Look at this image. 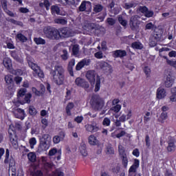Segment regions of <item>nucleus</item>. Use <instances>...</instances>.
Listing matches in <instances>:
<instances>
[{
	"label": "nucleus",
	"mask_w": 176,
	"mask_h": 176,
	"mask_svg": "<svg viewBox=\"0 0 176 176\" xmlns=\"http://www.w3.org/2000/svg\"><path fill=\"white\" fill-rule=\"evenodd\" d=\"M131 47H133V49L141 50V49H143L144 45H142V43L140 42L135 41L131 44Z\"/></svg>",
	"instance_id": "c85d7f7f"
},
{
	"label": "nucleus",
	"mask_w": 176,
	"mask_h": 176,
	"mask_svg": "<svg viewBox=\"0 0 176 176\" xmlns=\"http://www.w3.org/2000/svg\"><path fill=\"white\" fill-rule=\"evenodd\" d=\"M26 93L27 89L25 88H22L19 89L17 93V102L21 104L22 105H23V104H30L32 94Z\"/></svg>",
	"instance_id": "7ed1b4c3"
},
{
	"label": "nucleus",
	"mask_w": 176,
	"mask_h": 176,
	"mask_svg": "<svg viewBox=\"0 0 176 176\" xmlns=\"http://www.w3.org/2000/svg\"><path fill=\"white\" fill-rule=\"evenodd\" d=\"M40 87H41L40 91L36 89V88L33 87L32 91H33V93H34L35 96H37L38 97H43V96H44V94H45V91L46 89L45 88V86H43V85H41Z\"/></svg>",
	"instance_id": "a211bd4d"
},
{
	"label": "nucleus",
	"mask_w": 176,
	"mask_h": 176,
	"mask_svg": "<svg viewBox=\"0 0 176 176\" xmlns=\"http://www.w3.org/2000/svg\"><path fill=\"white\" fill-rule=\"evenodd\" d=\"M29 113L31 116H35L36 113H38V111H36V109L34 107V106H30L29 107Z\"/></svg>",
	"instance_id": "ea45409f"
},
{
	"label": "nucleus",
	"mask_w": 176,
	"mask_h": 176,
	"mask_svg": "<svg viewBox=\"0 0 176 176\" xmlns=\"http://www.w3.org/2000/svg\"><path fill=\"white\" fill-rule=\"evenodd\" d=\"M3 64L4 67L8 70L12 71V60L9 58H5L3 60Z\"/></svg>",
	"instance_id": "412c9836"
},
{
	"label": "nucleus",
	"mask_w": 176,
	"mask_h": 176,
	"mask_svg": "<svg viewBox=\"0 0 176 176\" xmlns=\"http://www.w3.org/2000/svg\"><path fill=\"white\" fill-rule=\"evenodd\" d=\"M30 147L32 149V148H34V145L36 144V139H35V138H32L30 140Z\"/></svg>",
	"instance_id": "6e6d98bb"
},
{
	"label": "nucleus",
	"mask_w": 176,
	"mask_h": 176,
	"mask_svg": "<svg viewBox=\"0 0 176 176\" xmlns=\"http://www.w3.org/2000/svg\"><path fill=\"white\" fill-rule=\"evenodd\" d=\"M118 152L120 157L123 156H127V154L126 153V150L124 149V147L122 145L118 146Z\"/></svg>",
	"instance_id": "7c9ffc66"
},
{
	"label": "nucleus",
	"mask_w": 176,
	"mask_h": 176,
	"mask_svg": "<svg viewBox=\"0 0 176 176\" xmlns=\"http://www.w3.org/2000/svg\"><path fill=\"white\" fill-rule=\"evenodd\" d=\"M122 108V106H120V104H117L115 107H113L111 108V111H113L116 113L119 112V111H120V109Z\"/></svg>",
	"instance_id": "3c124183"
},
{
	"label": "nucleus",
	"mask_w": 176,
	"mask_h": 176,
	"mask_svg": "<svg viewBox=\"0 0 176 176\" xmlns=\"http://www.w3.org/2000/svg\"><path fill=\"white\" fill-rule=\"evenodd\" d=\"M167 118H168V116H167V113L163 112L161 113L157 121L160 122V123H164V120H166V119H167Z\"/></svg>",
	"instance_id": "2f4dec72"
},
{
	"label": "nucleus",
	"mask_w": 176,
	"mask_h": 176,
	"mask_svg": "<svg viewBox=\"0 0 176 176\" xmlns=\"http://www.w3.org/2000/svg\"><path fill=\"white\" fill-rule=\"evenodd\" d=\"M126 56H127L126 50H117L113 52V57H114V58H118V57L122 58V57H126Z\"/></svg>",
	"instance_id": "f3484780"
},
{
	"label": "nucleus",
	"mask_w": 176,
	"mask_h": 176,
	"mask_svg": "<svg viewBox=\"0 0 176 176\" xmlns=\"http://www.w3.org/2000/svg\"><path fill=\"white\" fill-rule=\"evenodd\" d=\"M85 129L89 133H97L100 130V126L96 122L93 121L91 124L85 125Z\"/></svg>",
	"instance_id": "ddd939ff"
},
{
	"label": "nucleus",
	"mask_w": 176,
	"mask_h": 176,
	"mask_svg": "<svg viewBox=\"0 0 176 176\" xmlns=\"http://www.w3.org/2000/svg\"><path fill=\"white\" fill-rule=\"evenodd\" d=\"M100 67L102 71H104V72H109V74H112L113 70L112 69V66L109 65L107 62H101L100 63Z\"/></svg>",
	"instance_id": "dca6fc26"
},
{
	"label": "nucleus",
	"mask_w": 176,
	"mask_h": 176,
	"mask_svg": "<svg viewBox=\"0 0 176 176\" xmlns=\"http://www.w3.org/2000/svg\"><path fill=\"white\" fill-rule=\"evenodd\" d=\"M138 11L144 14L145 17H147L148 19L153 17V16H155V12H153V10H150L149 8H148L145 6H139L138 8Z\"/></svg>",
	"instance_id": "9b49d317"
},
{
	"label": "nucleus",
	"mask_w": 176,
	"mask_h": 176,
	"mask_svg": "<svg viewBox=\"0 0 176 176\" xmlns=\"http://www.w3.org/2000/svg\"><path fill=\"white\" fill-rule=\"evenodd\" d=\"M106 23H107L109 25H115V24H116V20H115L113 18H107Z\"/></svg>",
	"instance_id": "37998d69"
},
{
	"label": "nucleus",
	"mask_w": 176,
	"mask_h": 176,
	"mask_svg": "<svg viewBox=\"0 0 176 176\" xmlns=\"http://www.w3.org/2000/svg\"><path fill=\"white\" fill-rule=\"evenodd\" d=\"M4 12L6 13V14L10 16V17H14V13H13V12L10 11V10H9L8 8L6 10H4Z\"/></svg>",
	"instance_id": "e2e57ef3"
},
{
	"label": "nucleus",
	"mask_w": 176,
	"mask_h": 176,
	"mask_svg": "<svg viewBox=\"0 0 176 176\" xmlns=\"http://www.w3.org/2000/svg\"><path fill=\"white\" fill-rule=\"evenodd\" d=\"M1 8H3V10H6L8 9V1L1 0Z\"/></svg>",
	"instance_id": "de8ad7c7"
},
{
	"label": "nucleus",
	"mask_w": 176,
	"mask_h": 176,
	"mask_svg": "<svg viewBox=\"0 0 176 176\" xmlns=\"http://www.w3.org/2000/svg\"><path fill=\"white\" fill-rule=\"evenodd\" d=\"M44 33L48 39H52L54 41L60 40V30L55 28L47 26L44 30Z\"/></svg>",
	"instance_id": "39448f33"
},
{
	"label": "nucleus",
	"mask_w": 176,
	"mask_h": 176,
	"mask_svg": "<svg viewBox=\"0 0 176 176\" xmlns=\"http://www.w3.org/2000/svg\"><path fill=\"white\" fill-rule=\"evenodd\" d=\"M88 142L89 145H96L100 148V142L97 140L96 138L94 137V135H91L88 138Z\"/></svg>",
	"instance_id": "6ab92c4d"
},
{
	"label": "nucleus",
	"mask_w": 176,
	"mask_h": 176,
	"mask_svg": "<svg viewBox=\"0 0 176 176\" xmlns=\"http://www.w3.org/2000/svg\"><path fill=\"white\" fill-rule=\"evenodd\" d=\"M90 63H91V60L89 58L82 59L81 61L78 62V64L76 65V70L80 71L82 68L90 65Z\"/></svg>",
	"instance_id": "4468645a"
},
{
	"label": "nucleus",
	"mask_w": 176,
	"mask_h": 176,
	"mask_svg": "<svg viewBox=\"0 0 176 176\" xmlns=\"http://www.w3.org/2000/svg\"><path fill=\"white\" fill-rule=\"evenodd\" d=\"M91 105L96 111H101L104 108V100L98 95H93L91 99Z\"/></svg>",
	"instance_id": "423d86ee"
},
{
	"label": "nucleus",
	"mask_w": 176,
	"mask_h": 176,
	"mask_svg": "<svg viewBox=\"0 0 176 176\" xmlns=\"http://www.w3.org/2000/svg\"><path fill=\"white\" fill-rule=\"evenodd\" d=\"M11 56L14 60H16L18 63H23V59L19 57V55H17L16 51L11 52Z\"/></svg>",
	"instance_id": "c9c22d12"
},
{
	"label": "nucleus",
	"mask_w": 176,
	"mask_h": 176,
	"mask_svg": "<svg viewBox=\"0 0 176 176\" xmlns=\"http://www.w3.org/2000/svg\"><path fill=\"white\" fill-rule=\"evenodd\" d=\"M163 58L166 60V64H168V65L173 67L176 70V60H169L168 58H167V56H163Z\"/></svg>",
	"instance_id": "c756f323"
},
{
	"label": "nucleus",
	"mask_w": 176,
	"mask_h": 176,
	"mask_svg": "<svg viewBox=\"0 0 176 176\" xmlns=\"http://www.w3.org/2000/svg\"><path fill=\"white\" fill-rule=\"evenodd\" d=\"M122 160V164L124 168H127V164H129V159L127 155L120 157Z\"/></svg>",
	"instance_id": "e433bc0d"
},
{
	"label": "nucleus",
	"mask_w": 176,
	"mask_h": 176,
	"mask_svg": "<svg viewBox=\"0 0 176 176\" xmlns=\"http://www.w3.org/2000/svg\"><path fill=\"white\" fill-rule=\"evenodd\" d=\"M62 134H63V137H60L58 135H56L53 138L54 144H58V142H60L61 140L64 139V137H65V134H64V133L63 132H62Z\"/></svg>",
	"instance_id": "4c0bfd02"
},
{
	"label": "nucleus",
	"mask_w": 176,
	"mask_h": 176,
	"mask_svg": "<svg viewBox=\"0 0 176 176\" xmlns=\"http://www.w3.org/2000/svg\"><path fill=\"white\" fill-rule=\"evenodd\" d=\"M118 21L120 24H121V25H122L123 27H126V25H127V21H126V19H124L123 16H120L118 17Z\"/></svg>",
	"instance_id": "79ce46f5"
},
{
	"label": "nucleus",
	"mask_w": 176,
	"mask_h": 176,
	"mask_svg": "<svg viewBox=\"0 0 176 176\" xmlns=\"http://www.w3.org/2000/svg\"><path fill=\"white\" fill-rule=\"evenodd\" d=\"M89 86L90 85H89V82L84 80L83 83L81 84L80 87H83L84 89H89Z\"/></svg>",
	"instance_id": "bf43d9fd"
},
{
	"label": "nucleus",
	"mask_w": 176,
	"mask_h": 176,
	"mask_svg": "<svg viewBox=\"0 0 176 176\" xmlns=\"http://www.w3.org/2000/svg\"><path fill=\"white\" fill-rule=\"evenodd\" d=\"M140 19V16L133 15L129 20V27L135 34H138V32H140V24H141Z\"/></svg>",
	"instance_id": "0eeeda50"
},
{
	"label": "nucleus",
	"mask_w": 176,
	"mask_h": 176,
	"mask_svg": "<svg viewBox=\"0 0 176 176\" xmlns=\"http://www.w3.org/2000/svg\"><path fill=\"white\" fill-rule=\"evenodd\" d=\"M64 72H65L64 67L58 64L54 66V69H51L50 75L56 85L60 86L64 83Z\"/></svg>",
	"instance_id": "f257e3e1"
},
{
	"label": "nucleus",
	"mask_w": 176,
	"mask_h": 176,
	"mask_svg": "<svg viewBox=\"0 0 176 176\" xmlns=\"http://www.w3.org/2000/svg\"><path fill=\"white\" fill-rule=\"evenodd\" d=\"M155 25H153L152 23H148L146 25V30H154Z\"/></svg>",
	"instance_id": "052dcab7"
},
{
	"label": "nucleus",
	"mask_w": 176,
	"mask_h": 176,
	"mask_svg": "<svg viewBox=\"0 0 176 176\" xmlns=\"http://www.w3.org/2000/svg\"><path fill=\"white\" fill-rule=\"evenodd\" d=\"M106 16H107V12H104L102 14V16H98L96 18V20H97L98 23L100 22V21H103L105 19Z\"/></svg>",
	"instance_id": "8fccbe9b"
},
{
	"label": "nucleus",
	"mask_w": 176,
	"mask_h": 176,
	"mask_svg": "<svg viewBox=\"0 0 176 176\" xmlns=\"http://www.w3.org/2000/svg\"><path fill=\"white\" fill-rule=\"evenodd\" d=\"M10 167H14L16 166V161H14V159L13 157H11L10 159Z\"/></svg>",
	"instance_id": "338daca9"
},
{
	"label": "nucleus",
	"mask_w": 176,
	"mask_h": 176,
	"mask_svg": "<svg viewBox=\"0 0 176 176\" xmlns=\"http://www.w3.org/2000/svg\"><path fill=\"white\" fill-rule=\"evenodd\" d=\"M79 2H80V0H70L69 5H72L74 8H76Z\"/></svg>",
	"instance_id": "603ef678"
},
{
	"label": "nucleus",
	"mask_w": 176,
	"mask_h": 176,
	"mask_svg": "<svg viewBox=\"0 0 176 176\" xmlns=\"http://www.w3.org/2000/svg\"><path fill=\"white\" fill-rule=\"evenodd\" d=\"M100 25L96 23H91V30H100Z\"/></svg>",
	"instance_id": "0e129e2a"
},
{
	"label": "nucleus",
	"mask_w": 176,
	"mask_h": 176,
	"mask_svg": "<svg viewBox=\"0 0 176 176\" xmlns=\"http://www.w3.org/2000/svg\"><path fill=\"white\" fill-rule=\"evenodd\" d=\"M28 157L30 162H32V163H34V162H36V155H35L34 153H29L28 154Z\"/></svg>",
	"instance_id": "72a5a7b5"
},
{
	"label": "nucleus",
	"mask_w": 176,
	"mask_h": 176,
	"mask_svg": "<svg viewBox=\"0 0 176 176\" xmlns=\"http://www.w3.org/2000/svg\"><path fill=\"white\" fill-rule=\"evenodd\" d=\"M104 10V6L100 3L98 4H95L94 6V12H92L91 16H93L94 14H95V13H100V12H102V10Z\"/></svg>",
	"instance_id": "5701e85b"
},
{
	"label": "nucleus",
	"mask_w": 176,
	"mask_h": 176,
	"mask_svg": "<svg viewBox=\"0 0 176 176\" xmlns=\"http://www.w3.org/2000/svg\"><path fill=\"white\" fill-rule=\"evenodd\" d=\"M55 153H58V151H57V148H52L49 151L50 156H54Z\"/></svg>",
	"instance_id": "680f3d73"
},
{
	"label": "nucleus",
	"mask_w": 176,
	"mask_h": 176,
	"mask_svg": "<svg viewBox=\"0 0 176 176\" xmlns=\"http://www.w3.org/2000/svg\"><path fill=\"white\" fill-rule=\"evenodd\" d=\"M174 84V78L171 76V75L168 74L166 77V80L165 81L166 87H171Z\"/></svg>",
	"instance_id": "a878e982"
},
{
	"label": "nucleus",
	"mask_w": 176,
	"mask_h": 176,
	"mask_svg": "<svg viewBox=\"0 0 176 176\" xmlns=\"http://www.w3.org/2000/svg\"><path fill=\"white\" fill-rule=\"evenodd\" d=\"M51 13L52 16L60 15L61 14V10L57 5H54L51 6Z\"/></svg>",
	"instance_id": "4be33fe9"
},
{
	"label": "nucleus",
	"mask_w": 176,
	"mask_h": 176,
	"mask_svg": "<svg viewBox=\"0 0 176 176\" xmlns=\"http://www.w3.org/2000/svg\"><path fill=\"white\" fill-rule=\"evenodd\" d=\"M63 54L60 56L61 58L63 60H68V51L67 50H63L62 51Z\"/></svg>",
	"instance_id": "a18cd8bd"
},
{
	"label": "nucleus",
	"mask_w": 176,
	"mask_h": 176,
	"mask_svg": "<svg viewBox=\"0 0 176 176\" xmlns=\"http://www.w3.org/2000/svg\"><path fill=\"white\" fill-rule=\"evenodd\" d=\"M75 122L77 123H82L83 120V116H78L74 119Z\"/></svg>",
	"instance_id": "774afa93"
},
{
	"label": "nucleus",
	"mask_w": 176,
	"mask_h": 176,
	"mask_svg": "<svg viewBox=\"0 0 176 176\" xmlns=\"http://www.w3.org/2000/svg\"><path fill=\"white\" fill-rule=\"evenodd\" d=\"M72 54L75 57H79V56H80L79 54V45H73Z\"/></svg>",
	"instance_id": "bb28decb"
},
{
	"label": "nucleus",
	"mask_w": 176,
	"mask_h": 176,
	"mask_svg": "<svg viewBox=\"0 0 176 176\" xmlns=\"http://www.w3.org/2000/svg\"><path fill=\"white\" fill-rule=\"evenodd\" d=\"M151 36L154 38V39H156V41H162V37L163 36V30L159 28L154 29V32Z\"/></svg>",
	"instance_id": "2eb2a0df"
},
{
	"label": "nucleus",
	"mask_w": 176,
	"mask_h": 176,
	"mask_svg": "<svg viewBox=\"0 0 176 176\" xmlns=\"http://www.w3.org/2000/svg\"><path fill=\"white\" fill-rule=\"evenodd\" d=\"M85 79L81 78H77L75 80V83L77 86H78L79 87H80V86L82 85L83 82H84Z\"/></svg>",
	"instance_id": "c03bdc74"
},
{
	"label": "nucleus",
	"mask_w": 176,
	"mask_h": 176,
	"mask_svg": "<svg viewBox=\"0 0 176 176\" xmlns=\"http://www.w3.org/2000/svg\"><path fill=\"white\" fill-rule=\"evenodd\" d=\"M135 5V4L134 3H125L124 8L126 10L131 9V8H134Z\"/></svg>",
	"instance_id": "49530a36"
},
{
	"label": "nucleus",
	"mask_w": 176,
	"mask_h": 176,
	"mask_svg": "<svg viewBox=\"0 0 176 176\" xmlns=\"http://www.w3.org/2000/svg\"><path fill=\"white\" fill-rule=\"evenodd\" d=\"M166 97V91L163 88H158L157 90V98L162 100Z\"/></svg>",
	"instance_id": "393cba45"
},
{
	"label": "nucleus",
	"mask_w": 176,
	"mask_h": 176,
	"mask_svg": "<svg viewBox=\"0 0 176 176\" xmlns=\"http://www.w3.org/2000/svg\"><path fill=\"white\" fill-rule=\"evenodd\" d=\"M95 57L96 58H102V57H103L102 52L99 51V52L95 53Z\"/></svg>",
	"instance_id": "69168bd1"
},
{
	"label": "nucleus",
	"mask_w": 176,
	"mask_h": 176,
	"mask_svg": "<svg viewBox=\"0 0 176 176\" xmlns=\"http://www.w3.org/2000/svg\"><path fill=\"white\" fill-rule=\"evenodd\" d=\"M79 12H85L87 14L91 13V2L87 1H82L80 6L78 7Z\"/></svg>",
	"instance_id": "9d476101"
},
{
	"label": "nucleus",
	"mask_w": 176,
	"mask_h": 176,
	"mask_svg": "<svg viewBox=\"0 0 176 176\" xmlns=\"http://www.w3.org/2000/svg\"><path fill=\"white\" fill-rule=\"evenodd\" d=\"M50 1H49V0H44V6L46 9V10H49L50 8Z\"/></svg>",
	"instance_id": "4d7b16f0"
},
{
	"label": "nucleus",
	"mask_w": 176,
	"mask_h": 176,
	"mask_svg": "<svg viewBox=\"0 0 176 176\" xmlns=\"http://www.w3.org/2000/svg\"><path fill=\"white\" fill-rule=\"evenodd\" d=\"M75 65V59H72L68 64L67 71L70 76H74V66Z\"/></svg>",
	"instance_id": "aec40b11"
},
{
	"label": "nucleus",
	"mask_w": 176,
	"mask_h": 176,
	"mask_svg": "<svg viewBox=\"0 0 176 176\" xmlns=\"http://www.w3.org/2000/svg\"><path fill=\"white\" fill-rule=\"evenodd\" d=\"M16 38L17 39H19V41H20L21 42H27L28 38L25 37V36H24L23 34L19 33L16 35Z\"/></svg>",
	"instance_id": "a19ab883"
},
{
	"label": "nucleus",
	"mask_w": 176,
	"mask_h": 176,
	"mask_svg": "<svg viewBox=\"0 0 176 176\" xmlns=\"http://www.w3.org/2000/svg\"><path fill=\"white\" fill-rule=\"evenodd\" d=\"M175 138L173 137L169 136L168 140V146H167V151L168 152H175Z\"/></svg>",
	"instance_id": "f8f14e48"
},
{
	"label": "nucleus",
	"mask_w": 176,
	"mask_h": 176,
	"mask_svg": "<svg viewBox=\"0 0 176 176\" xmlns=\"http://www.w3.org/2000/svg\"><path fill=\"white\" fill-rule=\"evenodd\" d=\"M74 35H75V32H74V30L69 27L61 28L59 29L60 39L70 38L71 36H74Z\"/></svg>",
	"instance_id": "6e6552de"
},
{
	"label": "nucleus",
	"mask_w": 176,
	"mask_h": 176,
	"mask_svg": "<svg viewBox=\"0 0 176 176\" xmlns=\"http://www.w3.org/2000/svg\"><path fill=\"white\" fill-rule=\"evenodd\" d=\"M34 41L36 45H45L46 41L41 37L34 38Z\"/></svg>",
	"instance_id": "473e14b6"
},
{
	"label": "nucleus",
	"mask_w": 176,
	"mask_h": 176,
	"mask_svg": "<svg viewBox=\"0 0 176 176\" xmlns=\"http://www.w3.org/2000/svg\"><path fill=\"white\" fill-rule=\"evenodd\" d=\"M40 144L38 147L39 152H43V151H47L50 148V142L52 141V137L49 134H44L39 138Z\"/></svg>",
	"instance_id": "20e7f679"
},
{
	"label": "nucleus",
	"mask_w": 176,
	"mask_h": 176,
	"mask_svg": "<svg viewBox=\"0 0 176 176\" xmlns=\"http://www.w3.org/2000/svg\"><path fill=\"white\" fill-rule=\"evenodd\" d=\"M157 42H159V40H156L152 36H150L149 45H150L151 47H155V46H156V45H157Z\"/></svg>",
	"instance_id": "f704fd0d"
},
{
	"label": "nucleus",
	"mask_w": 176,
	"mask_h": 176,
	"mask_svg": "<svg viewBox=\"0 0 176 176\" xmlns=\"http://www.w3.org/2000/svg\"><path fill=\"white\" fill-rule=\"evenodd\" d=\"M5 164H8L9 163V149L7 148L6 151V159L4 160Z\"/></svg>",
	"instance_id": "864d4df0"
},
{
	"label": "nucleus",
	"mask_w": 176,
	"mask_h": 176,
	"mask_svg": "<svg viewBox=\"0 0 176 176\" xmlns=\"http://www.w3.org/2000/svg\"><path fill=\"white\" fill-rule=\"evenodd\" d=\"M29 67L34 71V76H38V78H45V74L43 71L41 69V67L38 65L32 63V61L28 62Z\"/></svg>",
	"instance_id": "1a4fd4ad"
},
{
	"label": "nucleus",
	"mask_w": 176,
	"mask_h": 176,
	"mask_svg": "<svg viewBox=\"0 0 176 176\" xmlns=\"http://www.w3.org/2000/svg\"><path fill=\"white\" fill-rule=\"evenodd\" d=\"M5 80L8 85H10L13 82V78L9 76H5Z\"/></svg>",
	"instance_id": "5fc2aeb1"
},
{
	"label": "nucleus",
	"mask_w": 176,
	"mask_h": 176,
	"mask_svg": "<svg viewBox=\"0 0 176 176\" xmlns=\"http://www.w3.org/2000/svg\"><path fill=\"white\" fill-rule=\"evenodd\" d=\"M74 105L72 102L68 103V104L66 107V113L69 116H71V109L74 108Z\"/></svg>",
	"instance_id": "58836bf2"
},
{
	"label": "nucleus",
	"mask_w": 176,
	"mask_h": 176,
	"mask_svg": "<svg viewBox=\"0 0 176 176\" xmlns=\"http://www.w3.org/2000/svg\"><path fill=\"white\" fill-rule=\"evenodd\" d=\"M54 21L55 24H61L62 25H65L67 23V19H63V17L56 18Z\"/></svg>",
	"instance_id": "cd10ccee"
},
{
	"label": "nucleus",
	"mask_w": 176,
	"mask_h": 176,
	"mask_svg": "<svg viewBox=\"0 0 176 176\" xmlns=\"http://www.w3.org/2000/svg\"><path fill=\"white\" fill-rule=\"evenodd\" d=\"M103 126H109L111 124V120L108 118H104L102 122Z\"/></svg>",
	"instance_id": "09e8293b"
},
{
	"label": "nucleus",
	"mask_w": 176,
	"mask_h": 176,
	"mask_svg": "<svg viewBox=\"0 0 176 176\" xmlns=\"http://www.w3.org/2000/svg\"><path fill=\"white\" fill-rule=\"evenodd\" d=\"M86 78L89 80V82L91 83V85H95V91L97 93V91H100V87H101V79L100 78L99 76L97 75V73L94 70H89L86 73Z\"/></svg>",
	"instance_id": "f03ea898"
},
{
	"label": "nucleus",
	"mask_w": 176,
	"mask_h": 176,
	"mask_svg": "<svg viewBox=\"0 0 176 176\" xmlns=\"http://www.w3.org/2000/svg\"><path fill=\"white\" fill-rule=\"evenodd\" d=\"M107 153H109V155H113V153H115V151L113 150V148L111 146H107Z\"/></svg>",
	"instance_id": "13d9d810"
},
{
	"label": "nucleus",
	"mask_w": 176,
	"mask_h": 176,
	"mask_svg": "<svg viewBox=\"0 0 176 176\" xmlns=\"http://www.w3.org/2000/svg\"><path fill=\"white\" fill-rule=\"evenodd\" d=\"M79 151L82 156H84V157H86V156H87V150L86 149V144H85V142H82L80 144Z\"/></svg>",
	"instance_id": "b1692460"
}]
</instances>
